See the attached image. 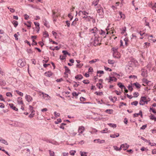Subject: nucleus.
Masks as SVG:
<instances>
[{
	"label": "nucleus",
	"mask_w": 156,
	"mask_h": 156,
	"mask_svg": "<svg viewBox=\"0 0 156 156\" xmlns=\"http://www.w3.org/2000/svg\"><path fill=\"white\" fill-rule=\"evenodd\" d=\"M127 64L134 69L138 65V63L136 60L133 58L130 61L128 62Z\"/></svg>",
	"instance_id": "1"
},
{
	"label": "nucleus",
	"mask_w": 156,
	"mask_h": 156,
	"mask_svg": "<svg viewBox=\"0 0 156 156\" xmlns=\"http://www.w3.org/2000/svg\"><path fill=\"white\" fill-rule=\"evenodd\" d=\"M17 66L20 67H22L25 65V62H24L22 59H19L17 62Z\"/></svg>",
	"instance_id": "2"
},
{
	"label": "nucleus",
	"mask_w": 156,
	"mask_h": 156,
	"mask_svg": "<svg viewBox=\"0 0 156 156\" xmlns=\"http://www.w3.org/2000/svg\"><path fill=\"white\" fill-rule=\"evenodd\" d=\"M21 153L22 154L25 153L26 155L27 156H30V150L28 148L24 149L22 150Z\"/></svg>",
	"instance_id": "3"
},
{
	"label": "nucleus",
	"mask_w": 156,
	"mask_h": 156,
	"mask_svg": "<svg viewBox=\"0 0 156 156\" xmlns=\"http://www.w3.org/2000/svg\"><path fill=\"white\" fill-rule=\"evenodd\" d=\"M125 69L127 72L130 73L133 71L134 69L127 64L126 66Z\"/></svg>",
	"instance_id": "4"
},
{
	"label": "nucleus",
	"mask_w": 156,
	"mask_h": 156,
	"mask_svg": "<svg viewBox=\"0 0 156 156\" xmlns=\"http://www.w3.org/2000/svg\"><path fill=\"white\" fill-rule=\"evenodd\" d=\"M9 124L13 126H20V125H22V124L20 122L14 121L12 122V123H9Z\"/></svg>",
	"instance_id": "5"
},
{
	"label": "nucleus",
	"mask_w": 156,
	"mask_h": 156,
	"mask_svg": "<svg viewBox=\"0 0 156 156\" xmlns=\"http://www.w3.org/2000/svg\"><path fill=\"white\" fill-rule=\"evenodd\" d=\"M97 12L99 13L100 16H103L104 14V11L103 9L102 8H101L97 10Z\"/></svg>",
	"instance_id": "6"
},
{
	"label": "nucleus",
	"mask_w": 156,
	"mask_h": 156,
	"mask_svg": "<svg viewBox=\"0 0 156 156\" xmlns=\"http://www.w3.org/2000/svg\"><path fill=\"white\" fill-rule=\"evenodd\" d=\"M105 141L104 140H101L100 139H95L94 140V143H98L99 144H102L104 143Z\"/></svg>",
	"instance_id": "7"
},
{
	"label": "nucleus",
	"mask_w": 156,
	"mask_h": 156,
	"mask_svg": "<svg viewBox=\"0 0 156 156\" xmlns=\"http://www.w3.org/2000/svg\"><path fill=\"white\" fill-rule=\"evenodd\" d=\"M101 44V43H100L99 44ZM98 44H99V40H98V38L96 39V37H95V39L94 40L93 45L94 46H96L97 45H98Z\"/></svg>",
	"instance_id": "8"
},
{
	"label": "nucleus",
	"mask_w": 156,
	"mask_h": 156,
	"mask_svg": "<svg viewBox=\"0 0 156 156\" xmlns=\"http://www.w3.org/2000/svg\"><path fill=\"white\" fill-rule=\"evenodd\" d=\"M25 99L28 102L31 101L32 100V98L29 95H26L25 96Z\"/></svg>",
	"instance_id": "9"
},
{
	"label": "nucleus",
	"mask_w": 156,
	"mask_h": 156,
	"mask_svg": "<svg viewBox=\"0 0 156 156\" xmlns=\"http://www.w3.org/2000/svg\"><path fill=\"white\" fill-rule=\"evenodd\" d=\"M9 105L10 106V107L13 110L16 111H18V109L17 108H16L15 106H14V105L13 104H9Z\"/></svg>",
	"instance_id": "10"
},
{
	"label": "nucleus",
	"mask_w": 156,
	"mask_h": 156,
	"mask_svg": "<svg viewBox=\"0 0 156 156\" xmlns=\"http://www.w3.org/2000/svg\"><path fill=\"white\" fill-rule=\"evenodd\" d=\"M139 115H140L141 117H142V111L141 110L138 113H135L133 115V117H138Z\"/></svg>",
	"instance_id": "11"
},
{
	"label": "nucleus",
	"mask_w": 156,
	"mask_h": 156,
	"mask_svg": "<svg viewBox=\"0 0 156 156\" xmlns=\"http://www.w3.org/2000/svg\"><path fill=\"white\" fill-rule=\"evenodd\" d=\"M119 15L120 17L118 16V17L119 19L122 18V19H124L125 18V16L124 14L122 13V12H119Z\"/></svg>",
	"instance_id": "12"
},
{
	"label": "nucleus",
	"mask_w": 156,
	"mask_h": 156,
	"mask_svg": "<svg viewBox=\"0 0 156 156\" xmlns=\"http://www.w3.org/2000/svg\"><path fill=\"white\" fill-rule=\"evenodd\" d=\"M132 85L135 86L137 89H139L140 88L141 85L138 82H136L132 84Z\"/></svg>",
	"instance_id": "13"
},
{
	"label": "nucleus",
	"mask_w": 156,
	"mask_h": 156,
	"mask_svg": "<svg viewBox=\"0 0 156 156\" xmlns=\"http://www.w3.org/2000/svg\"><path fill=\"white\" fill-rule=\"evenodd\" d=\"M141 70L142 71V72L141 74V75L143 77L147 76V70H144V69H142Z\"/></svg>",
	"instance_id": "14"
},
{
	"label": "nucleus",
	"mask_w": 156,
	"mask_h": 156,
	"mask_svg": "<svg viewBox=\"0 0 156 156\" xmlns=\"http://www.w3.org/2000/svg\"><path fill=\"white\" fill-rule=\"evenodd\" d=\"M84 130V128L83 126H82L79 127L78 129V132L80 133H82Z\"/></svg>",
	"instance_id": "15"
},
{
	"label": "nucleus",
	"mask_w": 156,
	"mask_h": 156,
	"mask_svg": "<svg viewBox=\"0 0 156 156\" xmlns=\"http://www.w3.org/2000/svg\"><path fill=\"white\" fill-rule=\"evenodd\" d=\"M45 74L46 76L48 77H50L53 74V73L51 71H48L47 72H46L45 73Z\"/></svg>",
	"instance_id": "16"
},
{
	"label": "nucleus",
	"mask_w": 156,
	"mask_h": 156,
	"mask_svg": "<svg viewBox=\"0 0 156 156\" xmlns=\"http://www.w3.org/2000/svg\"><path fill=\"white\" fill-rule=\"evenodd\" d=\"M0 142L1 143L4 144L6 145L8 144L7 141L3 139L2 137H0Z\"/></svg>",
	"instance_id": "17"
},
{
	"label": "nucleus",
	"mask_w": 156,
	"mask_h": 156,
	"mask_svg": "<svg viewBox=\"0 0 156 156\" xmlns=\"http://www.w3.org/2000/svg\"><path fill=\"white\" fill-rule=\"evenodd\" d=\"M75 78L76 79L80 80L83 78V76L81 74H79L76 76Z\"/></svg>",
	"instance_id": "18"
},
{
	"label": "nucleus",
	"mask_w": 156,
	"mask_h": 156,
	"mask_svg": "<svg viewBox=\"0 0 156 156\" xmlns=\"http://www.w3.org/2000/svg\"><path fill=\"white\" fill-rule=\"evenodd\" d=\"M118 86L120 87L121 89H122L123 88H125L126 87L125 86L121 83L119 82L117 84Z\"/></svg>",
	"instance_id": "19"
},
{
	"label": "nucleus",
	"mask_w": 156,
	"mask_h": 156,
	"mask_svg": "<svg viewBox=\"0 0 156 156\" xmlns=\"http://www.w3.org/2000/svg\"><path fill=\"white\" fill-rule=\"evenodd\" d=\"M6 84L5 81L4 80H2L0 82V85L1 86H5Z\"/></svg>",
	"instance_id": "20"
},
{
	"label": "nucleus",
	"mask_w": 156,
	"mask_h": 156,
	"mask_svg": "<svg viewBox=\"0 0 156 156\" xmlns=\"http://www.w3.org/2000/svg\"><path fill=\"white\" fill-rule=\"evenodd\" d=\"M83 18L85 19H86V18H87V20L88 21H90V19H93V18L92 17H91V16H83Z\"/></svg>",
	"instance_id": "21"
},
{
	"label": "nucleus",
	"mask_w": 156,
	"mask_h": 156,
	"mask_svg": "<svg viewBox=\"0 0 156 156\" xmlns=\"http://www.w3.org/2000/svg\"><path fill=\"white\" fill-rule=\"evenodd\" d=\"M119 134L118 133H116L115 134H111L110 136V137L111 138H114L119 136Z\"/></svg>",
	"instance_id": "22"
},
{
	"label": "nucleus",
	"mask_w": 156,
	"mask_h": 156,
	"mask_svg": "<svg viewBox=\"0 0 156 156\" xmlns=\"http://www.w3.org/2000/svg\"><path fill=\"white\" fill-rule=\"evenodd\" d=\"M121 147L122 148H124L125 147L128 148L129 147V145H128L127 143H125L121 145Z\"/></svg>",
	"instance_id": "23"
},
{
	"label": "nucleus",
	"mask_w": 156,
	"mask_h": 156,
	"mask_svg": "<svg viewBox=\"0 0 156 156\" xmlns=\"http://www.w3.org/2000/svg\"><path fill=\"white\" fill-rule=\"evenodd\" d=\"M108 125H109V126L113 128H115L117 127L116 125L115 124L109 123L108 124Z\"/></svg>",
	"instance_id": "24"
},
{
	"label": "nucleus",
	"mask_w": 156,
	"mask_h": 156,
	"mask_svg": "<svg viewBox=\"0 0 156 156\" xmlns=\"http://www.w3.org/2000/svg\"><path fill=\"white\" fill-rule=\"evenodd\" d=\"M12 23L14 25V27H16L18 25V23L17 21H16L14 20L12 22Z\"/></svg>",
	"instance_id": "25"
},
{
	"label": "nucleus",
	"mask_w": 156,
	"mask_h": 156,
	"mask_svg": "<svg viewBox=\"0 0 156 156\" xmlns=\"http://www.w3.org/2000/svg\"><path fill=\"white\" fill-rule=\"evenodd\" d=\"M80 12H82L83 15H86V14H89V13L87 12L86 11H80L78 13V14L79 15H80Z\"/></svg>",
	"instance_id": "26"
},
{
	"label": "nucleus",
	"mask_w": 156,
	"mask_h": 156,
	"mask_svg": "<svg viewBox=\"0 0 156 156\" xmlns=\"http://www.w3.org/2000/svg\"><path fill=\"white\" fill-rule=\"evenodd\" d=\"M65 72L64 73V74H66V73H71V71L69 69V68H68L66 70H65Z\"/></svg>",
	"instance_id": "27"
},
{
	"label": "nucleus",
	"mask_w": 156,
	"mask_h": 156,
	"mask_svg": "<svg viewBox=\"0 0 156 156\" xmlns=\"http://www.w3.org/2000/svg\"><path fill=\"white\" fill-rule=\"evenodd\" d=\"M138 104V101H136L131 103V105H134L135 106L137 105Z\"/></svg>",
	"instance_id": "28"
},
{
	"label": "nucleus",
	"mask_w": 156,
	"mask_h": 156,
	"mask_svg": "<svg viewBox=\"0 0 156 156\" xmlns=\"http://www.w3.org/2000/svg\"><path fill=\"white\" fill-rule=\"evenodd\" d=\"M99 60L98 59H95L89 61V62L90 64L93 63H94L98 61Z\"/></svg>",
	"instance_id": "29"
},
{
	"label": "nucleus",
	"mask_w": 156,
	"mask_h": 156,
	"mask_svg": "<svg viewBox=\"0 0 156 156\" xmlns=\"http://www.w3.org/2000/svg\"><path fill=\"white\" fill-rule=\"evenodd\" d=\"M16 92L19 95L21 96H23V94L21 92L19 91L18 90H16Z\"/></svg>",
	"instance_id": "30"
},
{
	"label": "nucleus",
	"mask_w": 156,
	"mask_h": 156,
	"mask_svg": "<svg viewBox=\"0 0 156 156\" xmlns=\"http://www.w3.org/2000/svg\"><path fill=\"white\" fill-rule=\"evenodd\" d=\"M147 97L145 96H142L141 97L140 99L142 100V101H143L144 102V101L147 100Z\"/></svg>",
	"instance_id": "31"
},
{
	"label": "nucleus",
	"mask_w": 156,
	"mask_h": 156,
	"mask_svg": "<svg viewBox=\"0 0 156 156\" xmlns=\"http://www.w3.org/2000/svg\"><path fill=\"white\" fill-rule=\"evenodd\" d=\"M108 62L109 64H113L115 63V61L113 60L108 59Z\"/></svg>",
	"instance_id": "32"
},
{
	"label": "nucleus",
	"mask_w": 156,
	"mask_h": 156,
	"mask_svg": "<svg viewBox=\"0 0 156 156\" xmlns=\"http://www.w3.org/2000/svg\"><path fill=\"white\" fill-rule=\"evenodd\" d=\"M120 104H121V105H119V107L120 108H121V107L122 106V105H123L125 106H126L127 105V104H126V103H124L122 102H121L120 103Z\"/></svg>",
	"instance_id": "33"
},
{
	"label": "nucleus",
	"mask_w": 156,
	"mask_h": 156,
	"mask_svg": "<svg viewBox=\"0 0 156 156\" xmlns=\"http://www.w3.org/2000/svg\"><path fill=\"white\" fill-rule=\"evenodd\" d=\"M62 121V120L61 119H57V121H55V124H58L59 123L61 122Z\"/></svg>",
	"instance_id": "34"
},
{
	"label": "nucleus",
	"mask_w": 156,
	"mask_h": 156,
	"mask_svg": "<svg viewBox=\"0 0 156 156\" xmlns=\"http://www.w3.org/2000/svg\"><path fill=\"white\" fill-rule=\"evenodd\" d=\"M113 76L112 77L111 76H109V80L108 81V83H111V82L112 81H113V79H112Z\"/></svg>",
	"instance_id": "35"
},
{
	"label": "nucleus",
	"mask_w": 156,
	"mask_h": 156,
	"mask_svg": "<svg viewBox=\"0 0 156 156\" xmlns=\"http://www.w3.org/2000/svg\"><path fill=\"white\" fill-rule=\"evenodd\" d=\"M128 87L129 90L130 91V92L132 91V90H133V88L132 87V84H131V85H129Z\"/></svg>",
	"instance_id": "36"
},
{
	"label": "nucleus",
	"mask_w": 156,
	"mask_h": 156,
	"mask_svg": "<svg viewBox=\"0 0 156 156\" xmlns=\"http://www.w3.org/2000/svg\"><path fill=\"white\" fill-rule=\"evenodd\" d=\"M66 56H64V55L62 56L61 55H60V56H59V58L61 60H63L66 59Z\"/></svg>",
	"instance_id": "37"
},
{
	"label": "nucleus",
	"mask_w": 156,
	"mask_h": 156,
	"mask_svg": "<svg viewBox=\"0 0 156 156\" xmlns=\"http://www.w3.org/2000/svg\"><path fill=\"white\" fill-rule=\"evenodd\" d=\"M99 1V0H94L93 4H94V6H95L97 5Z\"/></svg>",
	"instance_id": "38"
},
{
	"label": "nucleus",
	"mask_w": 156,
	"mask_h": 156,
	"mask_svg": "<svg viewBox=\"0 0 156 156\" xmlns=\"http://www.w3.org/2000/svg\"><path fill=\"white\" fill-rule=\"evenodd\" d=\"M7 8L8 9L10 10V11L12 13L14 12L15 11V9L10 8L9 7H7Z\"/></svg>",
	"instance_id": "39"
},
{
	"label": "nucleus",
	"mask_w": 156,
	"mask_h": 156,
	"mask_svg": "<svg viewBox=\"0 0 156 156\" xmlns=\"http://www.w3.org/2000/svg\"><path fill=\"white\" fill-rule=\"evenodd\" d=\"M151 101V99L149 98H147V100H146V101H144V105L145 104H147L148 103V102L149 101Z\"/></svg>",
	"instance_id": "40"
},
{
	"label": "nucleus",
	"mask_w": 156,
	"mask_h": 156,
	"mask_svg": "<svg viewBox=\"0 0 156 156\" xmlns=\"http://www.w3.org/2000/svg\"><path fill=\"white\" fill-rule=\"evenodd\" d=\"M83 82L85 84H88L90 83V81L87 80H84L83 81Z\"/></svg>",
	"instance_id": "41"
},
{
	"label": "nucleus",
	"mask_w": 156,
	"mask_h": 156,
	"mask_svg": "<svg viewBox=\"0 0 156 156\" xmlns=\"http://www.w3.org/2000/svg\"><path fill=\"white\" fill-rule=\"evenodd\" d=\"M122 32H121V34H124V33L126 31V27H123L122 28Z\"/></svg>",
	"instance_id": "42"
},
{
	"label": "nucleus",
	"mask_w": 156,
	"mask_h": 156,
	"mask_svg": "<svg viewBox=\"0 0 156 156\" xmlns=\"http://www.w3.org/2000/svg\"><path fill=\"white\" fill-rule=\"evenodd\" d=\"M27 51L29 54H32L33 53V51H32L31 48L27 49Z\"/></svg>",
	"instance_id": "43"
},
{
	"label": "nucleus",
	"mask_w": 156,
	"mask_h": 156,
	"mask_svg": "<svg viewBox=\"0 0 156 156\" xmlns=\"http://www.w3.org/2000/svg\"><path fill=\"white\" fill-rule=\"evenodd\" d=\"M42 94L43 95V97L44 98H45L46 97H48L49 96L48 95L45 94L44 92L42 93Z\"/></svg>",
	"instance_id": "44"
},
{
	"label": "nucleus",
	"mask_w": 156,
	"mask_h": 156,
	"mask_svg": "<svg viewBox=\"0 0 156 156\" xmlns=\"http://www.w3.org/2000/svg\"><path fill=\"white\" fill-rule=\"evenodd\" d=\"M66 125V123H62L61 124V126H60L59 127L60 128H61V129H64V127L63 126Z\"/></svg>",
	"instance_id": "45"
},
{
	"label": "nucleus",
	"mask_w": 156,
	"mask_h": 156,
	"mask_svg": "<svg viewBox=\"0 0 156 156\" xmlns=\"http://www.w3.org/2000/svg\"><path fill=\"white\" fill-rule=\"evenodd\" d=\"M111 111H113L112 109H108L105 110V112L108 113L109 114H111L112 113L110 112Z\"/></svg>",
	"instance_id": "46"
},
{
	"label": "nucleus",
	"mask_w": 156,
	"mask_h": 156,
	"mask_svg": "<svg viewBox=\"0 0 156 156\" xmlns=\"http://www.w3.org/2000/svg\"><path fill=\"white\" fill-rule=\"evenodd\" d=\"M80 153L81 156H87V155L86 154L87 153L85 152H83L80 151Z\"/></svg>",
	"instance_id": "47"
},
{
	"label": "nucleus",
	"mask_w": 156,
	"mask_h": 156,
	"mask_svg": "<svg viewBox=\"0 0 156 156\" xmlns=\"http://www.w3.org/2000/svg\"><path fill=\"white\" fill-rule=\"evenodd\" d=\"M49 151L50 156H54V152L53 151H52L50 150H49Z\"/></svg>",
	"instance_id": "48"
},
{
	"label": "nucleus",
	"mask_w": 156,
	"mask_h": 156,
	"mask_svg": "<svg viewBox=\"0 0 156 156\" xmlns=\"http://www.w3.org/2000/svg\"><path fill=\"white\" fill-rule=\"evenodd\" d=\"M143 82L145 83L146 84H147L148 83V82L149 81L147 80L145 78H144L142 80Z\"/></svg>",
	"instance_id": "49"
},
{
	"label": "nucleus",
	"mask_w": 156,
	"mask_h": 156,
	"mask_svg": "<svg viewBox=\"0 0 156 156\" xmlns=\"http://www.w3.org/2000/svg\"><path fill=\"white\" fill-rule=\"evenodd\" d=\"M153 83L151 81H149L147 84L148 86H153Z\"/></svg>",
	"instance_id": "50"
},
{
	"label": "nucleus",
	"mask_w": 156,
	"mask_h": 156,
	"mask_svg": "<svg viewBox=\"0 0 156 156\" xmlns=\"http://www.w3.org/2000/svg\"><path fill=\"white\" fill-rule=\"evenodd\" d=\"M152 111V112L154 114H155L156 113V111L153 108H150V111Z\"/></svg>",
	"instance_id": "51"
},
{
	"label": "nucleus",
	"mask_w": 156,
	"mask_h": 156,
	"mask_svg": "<svg viewBox=\"0 0 156 156\" xmlns=\"http://www.w3.org/2000/svg\"><path fill=\"white\" fill-rule=\"evenodd\" d=\"M62 53H63L64 56H66L68 54V52L66 50H63L62 51Z\"/></svg>",
	"instance_id": "52"
},
{
	"label": "nucleus",
	"mask_w": 156,
	"mask_h": 156,
	"mask_svg": "<svg viewBox=\"0 0 156 156\" xmlns=\"http://www.w3.org/2000/svg\"><path fill=\"white\" fill-rule=\"evenodd\" d=\"M151 115L149 116V117L150 119L151 120H153V119L154 118L155 116L152 114H151Z\"/></svg>",
	"instance_id": "53"
},
{
	"label": "nucleus",
	"mask_w": 156,
	"mask_h": 156,
	"mask_svg": "<svg viewBox=\"0 0 156 156\" xmlns=\"http://www.w3.org/2000/svg\"><path fill=\"white\" fill-rule=\"evenodd\" d=\"M133 95H134L133 97L136 98L139 95V94L138 92H135L134 93Z\"/></svg>",
	"instance_id": "54"
},
{
	"label": "nucleus",
	"mask_w": 156,
	"mask_h": 156,
	"mask_svg": "<svg viewBox=\"0 0 156 156\" xmlns=\"http://www.w3.org/2000/svg\"><path fill=\"white\" fill-rule=\"evenodd\" d=\"M147 127V124L144 125L140 128V129H142V130L144 129Z\"/></svg>",
	"instance_id": "55"
},
{
	"label": "nucleus",
	"mask_w": 156,
	"mask_h": 156,
	"mask_svg": "<svg viewBox=\"0 0 156 156\" xmlns=\"http://www.w3.org/2000/svg\"><path fill=\"white\" fill-rule=\"evenodd\" d=\"M32 41L33 43H32L31 45L33 46L34 45H37V43L34 40V39H33Z\"/></svg>",
	"instance_id": "56"
},
{
	"label": "nucleus",
	"mask_w": 156,
	"mask_h": 156,
	"mask_svg": "<svg viewBox=\"0 0 156 156\" xmlns=\"http://www.w3.org/2000/svg\"><path fill=\"white\" fill-rule=\"evenodd\" d=\"M73 82L75 83V84L73 85V87H77L79 85V84H77V82L74 81H73Z\"/></svg>",
	"instance_id": "57"
},
{
	"label": "nucleus",
	"mask_w": 156,
	"mask_h": 156,
	"mask_svg": "<svg viewBox=\"0 0 156 156\" xmlns=\"http://www.w3.org/2000/svg\"><path fill=\"white\" fill-rule=\"evenodd\" d=\"M93 31L92 32L93 33H95V32H96V31H97V28H96V27H94V28L93 29H92L91 31Z\"/></svg>",
	"instance_id": "58"
},
{
	"label": "nucleus",
	"mask_w": 156,
	"mask_h": 156,
	"mask_svg": "<svg viewBox=\"0 0 156 156\" xmlns=\"http://www.w3.org/2000/svg\"><path fill=\"white\" fill-rule=\"evenodd\" d=\"M76 152V151H70L69 153L71 155H74Z\"/></svg>",
	"instance_id": "59"
},
{
	"label": "nucleus",
	"mask_w": 156,
	"mask_h": 156,
	"mask_svg": "<svg viewBox=\"0 0 156 156\" xmlns=\"http://www.w3.org/2000/svg\"><path fill=\"white\" fill-rule=\"evenodd\" d=\"M118 49V48H115V47H113L112 48V51L115 52H116L117 51Z\"/></svg>",
	"instance_id": "60"
},
{
	"label": "nucleus",
	"mask_w": 156,
	"mask_h": 156,
	"mask_svg": "<svg viewBox=\"0 0 156 156\" xmlns=\"http://www.w3.org/2000/svg\"><path fill=\"white\" fill-rule=\"evenodd\" d=\"M140 138L142 140H144V141L145 142H148V140H147L146 139H145V138H144V137H143L142 136H141Z\"/></svg>",
	"instance_id": "61"
},
{
	"label": "nucleus",
	"mask_w": 156,
	"mask_h": 156,
	"mask_svg": "<svg viewBox=\"0 0 156 156\" xmlns=\"http://www.w3.org/2000/svg\"><path fill=\"white\" fill-rule=\"evenodd\" d=\"M86 99L83 97H81L80 98V100L81 101H86Z\"/></svg>",
	"instance_id": "62"
},
{
	"label": "nucleus",
	"mask_w": 156,
	"mask_h": 156,
	"mask_svg": "<svg viewBox=\"0 0 156 156\" xmlns=\"http://www.w3.org/2000/svg\"><path fill=\"white\" fill-rule=\"evenodd\" d=\"M63 80V79L62 78H61L60 79H58L56 80V81L57 82H60L61 81H62Z\"/></svg>",
	"instance_id": "63"
},
{
	"label": "nucleus",
	"mask_w": 156,
	"mask_h": 156,
	"mask_svg": "<svg viewBox=\"0 0 156 156\" xmlns=\"http://www.w3.org/2000/svg\"><path fill=\"white\" fill-rule=\"evenodd\" d=\"M54 114L55 116L56 117L57 116H59L60 115V114L59 113H57L56 112H54Z\"/></svg>",
	"instance_id": "64"
}]
</instances>
